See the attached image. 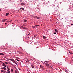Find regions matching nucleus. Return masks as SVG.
<instances>
[{"label":"nucleus","mask_w":73,"mask_h":73,"mask_svg":"<svg viewBox=\"0 0 73 73\" xmlns=\"http://www.w3.org/2000/svg\"><path fill=\"white\" fill-rule=\"evenodd\" d=\"M45 65L46 66L47 68H50L49 65V64L47 62H46L45 63Z\"/></svg>","instance_id":"nucleus-1"},{"label":"nucleus","mask_w":73,"mask_h":73,"mask_svg":"<svg viewBox=\"0 0 73 73\" xmlns=\"http://www.w3.org/2000/svg\"><path fill=\"white\" fill-rule=\"evenodd\" d=\"M40 68H41V69H42L43 70H44V68L43 67V66H42V65H40Z\"/></svg>","instance_id":"nucleus-2"},{"label":"nucleus","mask_w":73,"mask_h":73,"mask_svg":"<svg viewBox=\"0 0 73 73\" xmlns=\"http://www.w3.org/2000/svg\"><path fill=\"white\" fill-rule=\"evenodd\" d=\"M1 69H4L5 70H7V68L5 67H3V68H2Z\"/></svg>","instance_id":"nucleus-3"},{"label":"nucleus","mask_w":73,"mask_h":73,"mask_svg":"<svg viewBox=\"0 0 73 73\" xmlns=\"http://www.w3.org/2000/svg\"><path fill=\"white\" fill-rule=\"evenodd\" d=\"M2 65H3V66H5V67H7V65H5V63H3Z\"/></svg>","instance_id":"nucleus-4"},{"label":"nucleus","mask_w":73,"mask_h":73,"mask_svg":"<svg viewBox=\"0 0 73 73\" xmlns=\"http://www.w3.org/2000/svg\"><path fill=\"white\" fill-rule=\"evenodd\" d=\"M1 72H3V73H5V72H6V71H4L3 70H1Z\"/></svg>","instance_id":"nucleus-5"},{"label":"nucleus","mask_w":73,"mask_h":73,"mask_svg":"<svg viewBox=\"0 0 73 73\" xmlns=\"http://www.w3.org/2000/svg\"><path fill=\"white\" fill-rule=\"evenodd\" d=\"M21 5H25V4L22 3H21Z\"/></svg>","instance_id":"nucleus-6"},{"label":"nucleus","mask_w":73,"mask_h":73,"mask_svg":"<svg viewBox=\"0 0 73 73\" xmlns=\"http://www.w3.org/2000/svg\"><path fill=\"white\" fill-rule=\"evenodd\" d=\"M46 38H47L46 37H45L44 36H43V38L44 39Z\"/></svg>","instance_id":"nucleus-7"},{"label":"nucleus","mask_w":73,"mask_h":73,"mask_svg":"<svg viewBox=\"0 0 73 73\" xmlns=\"http://www.w3.org/2000/svg\"><path fill=\"white\" fill-rule=\"evenodd\" d=\"M24 23H26L27 22V20L25 19L23 20Z\"/></svg>","instance_id":"nucleus-8"},{"label":"nucleus","mask_w":73,"mask_h":73,"mask_svg":"<svg viewBox=\"0 0 73 73\" xmlns=\"http://www.w3.org/2000/svg\"><path fill=\"white\" fill-rule=\"evenodd\" d=\"M69 53H70V54H73V52H71L70 51L69 52Z\"/></svg>","instance_id":"nucleus-9"},{"label":"nucleus","mask_w":73,"mask_h":73,"mask_svg":"<svg viewBox=\"0 0 73 73\" xmlns=\"http://www.w3.org/2000/svg\"><path fill=\"white\" fill-rule=\"evenodd\" d=\"M33 17H34V18H35V19H37V16H33Z\"/></svg>","instance_id":"nucleus-10"},{"label":"nucleus","mask_w":73,"mask_h":73,"mask_svg":"<svg viewBox=\"0 0 73 73\" xmlns=\"http://www.w3.org/2000/svg\"><path fill=\"white\" fill-rule=\"evenodd\" d=\"M55 31L56 32H58V30H57L56 29H55Z\"/></svg>","instance_id":"nucleus-11"},{"label":"nucleus","mask_w":73,"mask_h":73,"mask_svg":"<svg viewBox=\"0 0 73 73\" xmlns=\"http://www.w3.org/2000/svg\"><path fill=\"white\" fill-rule=\"evenodd\" d=\"M13 62L15 64H17V63L16 62V61H15L13 60Z\"/></svg>","instance_id":"nucleus-12"},{"label":"nucleus","mask_w":73,"mask_h":73,"mask_svg":"<svg viewBox=\"0 0 73 73\" xmlns=\"http://www.w3.org/2000/svg\"><path fill=\"white\" fill-rule=\"evenodd\" d=\"M8 15H9V13H7L6 14V16H7Z\"/></svg>","instance_id":"nucleus-13"},{"label":"nucleus","mask_w":73,"mask_h":73,"mask_svg":"<svg viewBox=\"0 0 73 73\" xmlns=\"http://www.w3.org/2000/svg\"><path fill=\"white\" fill-rule=\"evenodd\" d=\"M20 9H22L23 10H24V8H21Z\"/></svg>","instance_id":"nucleus-14"},{"label":"nucleus","mask_w":73,"mask_h":73,"mask_svg":"<svg viewBox=\"0 0 73 73\" xmlns=\"http://www.w3.org/2000/svg\"><path fill=\"white\" fill-rule=\"evenodd\" d=\"M31 66H32V68H34V66H33V64H32L31 65Z\"/></svg>","instance_id":"nucleus-15"},{"label":"nucleus","mask_w":73,"mask_h":73,"mask_svg":"<svg viewBox=\"0 0 73 73\" xmlns=\"http://www.w3.org/2000/svg\"><path fill=\"white\" fill-rule=\"evenodd\" d=\"M7 69H8V70H10V68H8V66H7Z\"/></svg>","instance_id":"nucleus-16"},{"label":"nucleus","mask_w":73,"mask_h":73,"mask_svg":"<svg viewBox=\"0 0 73 73\" xmlns=\"http://www.w3.org/2000/svg\"><path fill=\"white\" fill-rule=\"evenodd\" d=\"M2 21H3V22H5V19H3L2 20Z\"/></svg>","instance_id":"nucleus-17"},{"label":"nucleus","mask_w":73,"mask_h":73,"mask_svg":"<svg viewBox=\"0 0 73 73\" xmlns=\"http://www.w3.org/2000/svg\"><path fill=\"white\" fill-rule=\"evenodd\" d=\"M4 64H8V63L7 62H5Z\"/></svg>","instance_id":"nucleus-18"},{"label":"nucleus","mask_w":73,"mask_h":73,"mask_svg":"<svg viewBox=\"0 0 73 73\" xmlns=\"http://www.w3.org/2000/svg\"><path fill=\"white\" fill-rule=\"evenodd\" d=\"M26 62H29V60H28L27 59L26 60Z\"/></svg>","instance_id":"nucleus-19"},{"label":"nucleus","mask_w":73,"mask_h":73,"mask_svg":"<svg viewBox=\"0 0 73 73\" xmlns=\"http://www.w3.org/2000/svg\"><path fill=\"white\" fill-rule=\"evenodd\" d=\"M36 19H40V18L37 17Z\"/></svg>","instance_id":"nucleus-20"},{"label":"nucleus","mask_w":73,"mask_h":73,"mask_svg":"<svg viewBox=\"0 0 73 73\" xmlns=\"http://www.w3.org/2000/svg\"><path fill=\"white\" fill-rule=\"evenodd\" d=\"M36 27H38L39 26H40V25H35Z\"/></svg>","instance_id":"nucleus-21"},{"label":"nucleus","mask_w":73,"mask_h":73,"mask_svg":"<svg viewBox=\"0 0 73 73\" xmlns=\"http://www.w3.org/2000/svg\"><path fill=\"white\" fill-rule=\"evenodd\" d=\"M32 27L33 28H35V26H32Z\"/></svg>","instance_id":"nucleus-22"},{"label":"nucleus","mask_w":73,"mask_h":73,"mask_svg":"<svg viewBox=\"0 0 73 73\" xmlns=\"http://www.w3.org/2000/svg\"><path fill=\"white\" fill-rule=\"evenodd\" d=\"M65 71H66V72L67 73H68V70H66Z\"/></svg>","instance_id":"nucleus-23"},{"label":"nucleus","mask_w":73,"mask_h":73,"mask_svg":"<svg viewBox=\"0 0 73 73\" xmlns=\"http://www.w3.org/2000/svg\"><path fill=\"white\" fill-rule=\"evenodd\" d=\"M3 54L2 53H0V55H3Z\"/></svg>","instance_id":"nucleus-24"},{"label":"nucleus","mask_w":73,"mask_h":73,"mask_svg":"<svg viewBox=\"0 0 73 73\" xmlns=\"http://www.w3.org/2000/svg\"><path fill=\"white\" fill-rule=\"evenodd\" d=\"M22 27V28H23V29H25V27Z\"/></svg>","instance_id":"nucleus-25"},{"label":"nucleus","mask_w":73,"mask_h":73,"mask_svg":"<svg viewBox=\"0 0 73 73\" xmlns=\"http://www.w3.org/2000/svg\"><path fill=\"white\" fill-rule=\"evenodd\" d=\"M11 73V71H9V72H6V73Z\"/></svg>","instance_id":"nucleus-26"},{"label":"nucleus","mask_w":73,"mask_h":73,"mask_svg":"<svg viewBox=\"0 0 73 73\" xmlns=\"http://www.w3.org/2000/svg\"><path fill=\"white\" fill-rule=\"evenodd\" d=\"M11 72H13V69H12L11 70Z\"/></svg>","instance_id":"nucleus-27"},{"label":"nucleus","mask_w":73,"mask_h":73,"mask_svg":"<svg viewBox=\"0 0 73 73\" xmlns=\"http://www.w3.org/2000/svg\"><path fill=\"white\" fill-rule=\"evenodd\" d=\"M15 73H17V71L16 70H15Z\"/></svg>","instance_id":"nucleus-28"},{"label":"nucleus","mask_w":73,"mask_h":73,"mask_svg":"<svg viewBox=\"0 0 73 73\" xmlns=\"http://www.w3.org/2000/svg\"><path fill=\"white\" fill-rule=\"evenodd\" d=\"M16 60H17V61H19V60H18V59H16Z\"/></svg>","instance_id":"nucleus-29"},{"label":"nucleus","mask_w":73,"mask_h":73,"mask_svg":"<svg viewBox=\"0 0 73 73\" xmlns=\"http://www.w3.org/2000/svg\"><path fill=\"white\" fill-rule=\"evenodd\" d=\"M54 34H56V32H54Z\"/></svg>","instance_id":"nucleus-30"},{"label":"nucleus","mask_w":73,"mask_h":73,"mask_svg":"<svg viewBox=\"0 0 73 73\" xmlns=\"http://www.w3.org/2000/svg\"><path fill=\"white\" fill-rule=\"evenodd\" d=\"M11 61H14L13 60V59H11Z\"/></svg>","instance_id":"nucleus-31"},{"label":"nucleus","mask_w":73,"mask_h":73,"mask_svg":"<svg viewBox=\"0 0 73 73\" xmlns=\"http://www.w3.org/2000/svg\"><path fill=\"white\" fill-rule=\"evenodd\" d=\"M7 72H10V71H9V70H7Z\"/></svg>","instance_id":"nucleus-32"},{"label":"nucleus","mask_w":73,"mask_h":73,"mask_svg":"<svg viewBox=\"0 0 73 73\" xmlns=\"http://www.w3.org/2000/svg\"><path fill=\"white\" fill-rule=\"evenodd\" d=\"M11 59H9V60H10L11 61Z\"/></svg>","instance_id":"nucleus-33"},{"label":"nucleus","mask_w":73,"mask_h":73,"mask_svg":"<svg viewBox=\"0 0 73 73\" xmlns=\"http://www.w3.org/2000/svg\"><path fill=\"white\" fill-rule=\"evenodd\" d=\"M5 25H7V23H5Z\"/></svg>","instance_id":"nucleus-34"},{"label":"nucleus","mask_w":73,"mask_h":73,"mask_svg":"<svg viewBox=\"0 0 73 73\" xmlns=\"http://www.w3.org/2000/svg\"><path fill=\"white\" fill-rule=\"evenodd\" d=\"M5 21H6V20H7V19H5Z\"/></svg>","instance_id":"nucleus-35"},{"label":"nucleus","mask_w":73,"mask_h":73,"mask_svg":"<svg viewBox=\"0 0 73 73\" xmlns=\"http://www.w3.org/2000/svg\"><path fill=\"white\" fill-rule=\"evenodd\" d=\"M50 67H51V68H52V66H50Z\"/></svg>","instance_id":"nucleus-36"},{"label":"nucleus","mask_w":73,"mask_h":73,"mask_svg":"<svg viewBox=\"0 0 73 73\" xmlns=\"http://www.w3.org/2000/svg\"><path fill=\"white\" fill-rule=\"evenodd\" d=\"M0 62H2V61H0Z\"/></svg>","instance_id":"nucleus-37"},{"label":"nucleus","mask_w":73,"mask_h":73,"mask_svg":"<svg viewBox=\"0 0 73 73\" xmlns=\"http://www.w3.org/2000/svg\"><path fill=\"white\" fill-rule=\"evenodd\" d=\"M71 25H73V24H71Z\"/></svg>","instance_id":"nucleus-38"},{"label":"nucleus","mask_w":73,"mask_h":73,"mask_svg":"<svg viewBox=\"0 0 73 73\" xmlns=\"http://www.w3.org/2000/svg\"><path fill=\"white\" fill-rule=\"evenodd\" d=\"M1 11V9H0V12Z\"/></svg>","instance_id":"nucleus-39"}]
</instances>
